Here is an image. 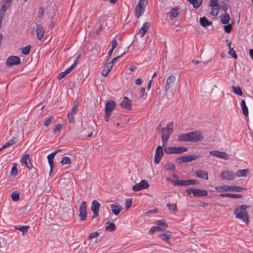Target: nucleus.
<instances>
[{
	"mask_svg": "<svg viewBox=\"0 0 253 253\" xmlns=\"http://www.w3.org/2000/svg\"><path fill=\"white\" fill-rule=\"evenodd\" d=\"M248 208V206L246 205H238L234 210L236 217L246 224L249 222V214L247 211Z\"/></svg>",
	"mask_w": 253,
	"mask_h": 253,
	"instance_id": "obj_1",
	"label": "nucleus"
},
{
	"mask_svg": "<svg viewBox=\"0 0 253 253\" xmlns=\"http://www.w3.org/2000/svg\"><path fill=\"white\" fill-rule=\"evenodd\" d=\"M172 126L173 123L170 122L167 124L166 127L163 128L161 130L163 146H166L168 144V139L173 131Z\"/></svg>",
	"mask_w": 253,
	"mask_h": 253,
	"instance_id": "obj_2",
	"label": "nucleus"
},
{
	"mask_svg": "<svg viewBox=\"0 0 253 253\" xmlns=\"http://www.w3.org/2000/svg\"><path fill=\"white\" fill-rule=\"evenodd\" d=\"M148 0H140L135 7V12L137 18L140 17L144 12V9L148 3Z\"/></svg>",
	"mask_w": 253,
	"mask_h": 253,
	"instance_id": "obj_3",
	"label": "nucleus"
},
{
	"mask_svg": "<svg viewBox=\"0 0 253 253\" xmlns=\"http://www.w3.org/2000/svg\"><path fill=\"white\" fill-rule=\"evenodd\" d=\"M79 102L75 100L74 102V105L71 110V111L68 113L67 117L70 123H74V115L76 114L78 111Z\"/></svg>",
	"mask_w": 253,
	"mask_h": 253,
	"instance_id": "obj_4",
	"label": "nucleus"
},
{
	"mask_svg": "<svg viewBox=\"0 0 253 253\" xmlns=\"http://www.w3.org/2000/svg\"><path fill=\"white\" fill-rule=\"evenodd\" d=\"M190 142H196L203 139V135L200 131L189 132Z\"/></svg>",
	"mask_w": 253,
	"mask_h": 253,
	"instance_id": "obj_5",
	"label": "nucleus"
},
{
	"mask_svg": "<svg viewBox=\"0 0 253 253\" xmlns=\"http://www.w3.org/2000/svg\"><path fill=\"white\" fill-rule=\"evenodd\" d=\"M21 63L20 58L16 56H11L9 57L6 61V65L11 67L14 65H18Z\"/></svg>",
	"mask_w": 253,
	"mask_h": 253,
	"instance_id": "obj_6",
	"label": "nucleus"
},
{
	"mask_svg": "<svg viewBox=\"0 0 253 253\" xmlns=\"http://www.w3.org/2000/svg\"><path fill=\"white\" fill-rule=\"evenodd\" d=\"M80 214L79 216L81 221H84L86 218V202H82L79 208Z\"/></svg>",
	"mask_w": 253,
	"mask_h": 253,
	"instance_id": "obj_7",
	"label": "nucleus"
},
{
	"mask_svg": "<svg viewBox=\"0 0 253 253\" xmlns=\"http://www.w3.org/2000/svg\"><path fill=\"white\" fill-rule=\"evenodd\" d=\"M148 182L146 180H142L139 183L136 184L132 187V189L134 191H140L144 189H147L149 187Z\"/></svg>",
	"mask_w": 253,
	"mask_h": 253,
	"instance_id": "obj_8",
	"label": "nucleus"
},
{
	"mask_svg": "<svg viewBox=\"0 0 253 253\" xmlns=\"http://www.w3.org/2000/svg\"><path fill=\"white\" fill-rule=\"evenodd\" d=\"M221 178L224 180H233L235 179L236 175L231 171L225 170L220 174Z\"/></svg>",
	"mask_w": 253,
	"mask_h": 253,
	"instance_id": "obj_9",
	"label": "nucleus"
},
{
	"mask_svg": "<svg viewBox=\"0 0 253 253\" xmlns=\"http://www.w3.org/2000/svg\"><path fill=\"white\" fill-rule=\"evenodd\" d=\"M210 154L214 157L221 158L225 160H228L229 158L228 154L223 151L212 150L210 151Z\"/></svg>",
	"mask_w": 253,
	"mask_h": 253,
	"instance_id": "obj_10",
	"label": "nucleus"
},
{
	"mask_svg": "<svg viewBox=\"0 0 253 253\" xmlns=\"http://www.w3.org/2000/svg\"><path fill=\"white\" fill-rule=\"evenodd\" d=\"M163 145L158 146L156 150V153L154 157V162L156 164H158L160 162L163 156L164 153L163 150Z\"/></svg>",
	"mask_w": 253,
	"mask_h": 253,
	"instance_id": "obj_11",
	"label": "nucleus"
},
{
	"mask_svg": "<svg viewBox=\"0 0 253 253\" xmlns=\"http://www.w3.org/2000/svg\"><path fill=\"white\" fill-rule=\"evenodd\" d=\"M100 204L96 200H93L91 203V210L93 211L94 216L93 218L96 217L99 214V210L100 208Z\"/></svg>",
	"mask_w": 253,
	"mask_h": 253,
	"instance_id": "obj_12",
	"label": "nucleus"
},
{
	"mask_svg": "<svg viewBox=\"0 0 253 253\" xmlns=\"http://www.w3.org/2000/svg\"><path fill=\"white\" fill-rule=\"evenodd\" d=\"M175 81V77L170 75L167 80L166 84L165 87V91L168 92L173 85Z\"/></svg>",
	"mask_w": 253,
	"mask_h": 253,
	"instance_id": "obj_13",
	"label": "nucleus"
},
{
	"mask_svg": "<svg viewBox=\"0 0 253 253\" xmlns=\"http://www.w3.org/2000/svg\"><path fill=\"white\" fill-rule=\"evenodd\" d=\"M21 162L22 164H24L25 166L30 169L33 167V165L30 161L29 155L28 154H26L23 156L21 160Z\"/></svg>",
	"mask_w": 253,
	"mask_h": 253,
	"instance_id": "obj_14",
	"label": "nucleus"
},
{
	"mask_svg": "<svg viewBox=\"0 0 253 253\" xmlns=\"http://www.w3.org/2000/svg\"><path fill=\"white\" fill-rule=\"evenodd\" d=\"M116 106V103L113 100L108 101L105 104V112L112 113Z\"/></svg>",
	"mask_w": 253,
	"mask_h": 253,
	"instance_id": "obj_15",
	"label": "nucleus"
},
{
	"mask_svg": "<svg viewBox=\"0 0 253 253\" xmlns=\"http://www.w3.org/2000/svg\"><path fill=\"white\" fill-rule=\"evenodd\" d=\"M121 106L123 108L128 110L131 108V101L129 100L126 97H125L121 103Z\"/></svg>",
	"mask_w": 253,
	"mask_h": 253,
	"instance_id": "obj_16",
	"label": "nucleus"
},
{
	"mask_svg": "<svg viewBox=\"0 0 253 253\" xmlns=\"http://www.w3.org/2000/svg\"><path fill=\"white\" fill-rule=\"evenodd\" d=\"M110 207L112 209V212L115 215H118L123 210L122 207L118 204H112L110 205Z\"/></svg>",
	"mask_w": 253,
	"mask_h": 253,
	"instance_id": "obj_17",
	"label": "nucleus"
},
{
	"mask_svg": "<svg viewBox=\"0 0 253 253\" xmlns=\"http://www.w3.org/2000/svg\"><path fill=\"white\" fill-rule=\"evenodd\" d=\"M1 8L0 9V23H2V21L3 19V18L5 16V13L7 9L10 7V6H8V5L1 2Z\"/></svg>",
	"mask_w": 253,
	"mask_h": 253,
	"instance_id": "obj_18",
	"label": "nucleus"
},
{
	"mask_svg": "<svg viewBox=\"0 0 253 253\" xmlns=\"http://www.w3.org/2000/svg\"><path fill=\"white\" fill-rule=\"evenodd\" d=\"M149 26H150V24L148 22H146L143 24L142 27L139 30V33L140 34V37L141 38H142L144 36L146 32L149 29Z\"/></svg>",
	"mask_w": 253,
	"mask_h": 253,
	"instance_id": "obj_19",
	"label": "nucleus"
},
{
	"mask_svg": "<svg viewBox=\"0 0 253 253\" xmlns=\"http://www.w3.org/2000/svg\"><path fill=\"white\" fill-rule=\"evenodd\" d=\"M249 174V170L248 169H240L237 171L235 174L236 176L238 177H246Z\"/></svg>",
	"mask_w": 253,
	"mask_h": 253,
	"instance_id": "obj_20",
	"label": "nucleus"
},
{
	"mask_svg": "<svg viewBox=\"0 0 253 253\" xmlns=\"http://www.w3.org/2000/svg\"><path fill=\"white\" fill-rule=\"evenodd\" d=\"M196 176L198 178H204L206 180L208 179V172L202 170H198L196 172Z\"/></svg>",
	"mask_w": 253,
	"mask_h": 253,
	"instance_id": "obj_21",
	"label": "nucleus"
},
{
	"mask_svg": "<svg viewBox=\"0 0 253 253\" xmlns=\"http://www.w3.org/2000/svg\"><path fill=\"white\" fill-rule=\"evenodd\" d=\"M37 37L39 40H41L44 34V29L40 25H38L37 26Z\"/></svg>",
	"mask_w": 253,
	"mask_h": 253,
	"instance_id": "obj_22",
	"label": "nucleus"
},
{
	"mask_svg": "<svg viewBox=\"0 0 253 253\" xmlns=\"http://www.w3.org/2000/svg\"><path fill=\"white\" fill-rule=\"evenodd\" d=\"M194 196H206L208 195L207 191L200 189H195L193 191Z\"/></svg>",
	"mask_w": 253,
	"mask_h": 253,
	"instance_id": "obj_23",
	"label": "nucleus"
},
{
	"mask_svg": "<svg viewBox=\"0 0 253 253\" xmlns=\"http://www.w3.org/2000/svg\"><path fill=\"white\" fill-rule=\"evenodd\" d=\"M172 234L170 232L167 231L164 233H161L159 235V236L164 241H167L171 237Z\"/></svg>",
	"mask_w": 253,
	"mask_h": 253,
	"instance_id": "obj_24",
	"label": "nucleus"
},
{
	"mask_svg": "<svg viewBox=\"0 0 253 253\" xmlns=\"http://www.w3.org/2000/svg\"><path fill=\"white\" fill-rule=\"evenodd\" d=\"M198 183V181L196 179L182 180V186L196 185Z\"/></svg>",
	"mask_w": 253,
	"mask_h": 253,
	"instance_id": "obj_25",
	"label": "nucleus"
},
{
	"mask_svg": "<svg viewBox=\"0 0 253 253\" xmlns=\"http://www.w3.org/2000/svg\"><path fill=\"white\" fill-rule=\"evenodd\" d=\"M200 22L201 25L204 27L212 24V22L209 21L206 17H201L200 18Z\"/></svg>",
	"mask_w": 253,
	"mask_h": 253,
	"instance_id": "obj_26",
	"label": "nucleus"
},
{
	"mask_svg": "<svg viewBox=\"0 0 253 253\" xmlns=\"http://www.w3.org/2000/svg\"><path fill=\"white\" fill-rule=\"evenodd\" d=\"M178 140L179 141L190 142L189 133L179 135Z\"/></svg>",
	"mask_w": 253,
	"mask_h": 253,
	"instance_id": "obj_27",
	"label": "nucleus"
},
{
	"mask_svg": "<svg viewBox=\"0 0 253 253\" xmlns=\"http://www.w3.org/2000/svg\"><path fill=\"white\" fill-rule=\"evenodd\" d=\"M219 196L221 197H230L232 198H241L242 197V196L240 194H230V193H222L219 195Z\"/></svg>",
	"mask_w": 253,
	"mask_h": 253,
	"instance_id": "obj_28",
	"label": "nucleus"
},
{
	"mask_svg": "<svg viewBox=\"0 0 253 253\" xmlns=\"http://www.w3.org/2000/svg\"><path fill=\"white\" fill-rule=\"evenodd\" d=\"M74 68L72 66H70L68 68H67L64 72H62L60 73L58 75V79L60 80L64 77H65L66 75L70 73V72Z\"/></svg>",
	"mask_w": 253,
	"mask_h": 253,
	"instance_id": "obj_29",
	"label": "nucleus"
},
{
	"mask_svg": "<svg viewBox=\"0 0 253 253\" xmlns=\"http://www.w3.org/2000/svg\"><path fill=\"white\" fill-rule=\"evenodd\" d=\"M17 142V138L15 137H13L11 139L9 140L6 144L3 145L2 147L0 149V151L3 149H4L9 146H11Z\"/></svg>",
	"mask_w": 253,
	"mask_h": 253,
	"instance_id": "obj_30",
	"label": "nucleus"
},
{
	"mask_svg": "<svg viewBox=\"0 0 253 253\" xmlns=\"http://www.w3.org/2000/svg\"><path fill=\"white\" fill-rule=\"evenodd\" d=\"M241 106L242 109L243 113L245 116H248L249 114L248 108L244 100H242L241 103Z\"/></svg>",
	"mask_w": 253,
	"mask_h": 253,
	"instance_id": "obj_31",
	"label": "nucleus"
},
{
	"mask_svg": "<svg viewBox=\"0 0 253 253\" xmlns=\"http://www.w3.org/2000/svg\"><path fill=\"white\" fill-rule=\"evenodd\" d=\"M14 228L15 229L18 230L22 232L23 235L26 234L28 232L29 226L28 225L25 226H14Z\"/></svg>",
	"mask_w": 253,
	"mask_h": 253,
	"instance_id": "obj_32",
	"label": "nucleus"
},
{
	"mask_svg": "<svg viewBox=\"0 0 253 253\" xmlns=\"http://www.w3.org/2000/svg\"><path fill=\"white\" fill-rule=\"evenodd\" d=\"M178 8L175 7L171 9V10L169 11V17L170 19L174 18L177 17L178 13L177 12Z\"/></svg>",
	"mask_w": 253,
	"mask_h": 253,
	"instance_id": "obj_33",
	"label": "nucleus"
},
{
	"mask_svg": "<svg viewBox=\"0 0 253 253\" xmlns=\"http://www.w3.org/2000/svg\"><path fill=\"white\" fill-rule=\"evenodd\" d=\"M215 189L219 192L230 191V186L227 185L217 186L215 187Z\"/></svg>",
	"mask_w": 253,
	"mask_h": 253,
	"instance_id": "obj_34",
	"label": "nucleus"
},
{
	"mask_svg": "<svg viewBox=\"0 0 253 253\" xmlns=\"http://www.w3.org/2000/svg\"><path fill=\"white\" fill-rule=\"evenodd\" d=\"M158 222V226L159 227V231H162L165 230L167 227V224L165 223L164 221L163 220H159L157 221Z\"/></svg>",
	"mask_w": 253,
	"mask_h": 253,
	"instance_id": "obj_35",
	"label": "nucleus"
},
{
	"mask_svg": "<svg viewBox=\"0 0 253 253\" xmlns=\"http://www.w3.org/2000/svg\"><path fill=\"white\" fill-rule=\"evenodd\" d=\"M232 88L233 89V91L235 94L239 96H242L243 92L240 87L233 85Z\"/></svg>",
	"mask_w": 253,
	"mask_h": 253,
	"instance_id": "obj_36",
	"label": "nucleus"
},
{
	"mask_svg": "<svg viewBox=\"0 0 253 253\" xmlns=\"http://www.w3.org/2000/svg\"><path fill=\"white\" fill-rule=\"evenodd\" d=\"M195 8H198L202 4L203 0H187Z\"/></svg>",
	"mask_w": 253,
	"mask_h": 253,
	"instance_id": "obj_37",
	"label": "nucleus"
},
{
	"mask_svg": "<svg viewBox=\"0 0 253 253\" xmlns=\"http://www.w3.org/2000/svg\"><path fill=\"white\" fill-rule=\"evenodd\" d=\"M174 153L181 154L187 151V149L185 147H176L175 146Z\"/></svg>",
	"mask_w": 253,
	"mask_h": 253,
	"instance_id": "obj_38",
	"label": "nucleus"
},
{
	"mask_svg": "<svg viewBox=\"0 0 253 253\" xmlns=\"http://www.w3.org/2000/svg\"><path fill=\"white\" fill-rule=\"evenodd\" d=\"M230 20V16L228 13H225L221 17V22L223 24L228 23Z\"/></svg>",
	"mask_w": 253,
	"mask_h": 253,
	"instance_id": "obj_39",
	"label": "nucleus"
},
{
	"mask_svg": "<svg viewBox=\"0 0 253 253\" xmlns=\"http://www.w3.org/2000/svg\"><path fill=\"white\" fill-rule=\"evenodd\" d=\"M184 162H190L196 158V157L194 155H189L186 156H183Z\"/></svg>",
	"mask_w": 253,
	"mask_h": 253,
	"instance_id": "obj_40",
	"label": "nucleus"
},
{
	"mask_svg": "<svg viewBox=\"0 0 253 253\" xmlns=\"http://www.w3.org/2000/svg\"><path fill=\"white\" fill-rule=\"evenodd\" d=\"M167 180L170 181L174 186H182V180H175L171 179L169 178H167Z\"/></svg>",
	"mask_w": 253,
	"mask_h": 253,
	"instance_id": "obj_41",
	"label": "nucleus"
},
{
	"mask_svg": "<svg viewBox=\"0 0 253 253\" xmlns=\"http://www.w3.org/2000/svg\"><path fill=\"white\" fill-rule=\"evenodd\" d=\"M230 191L235 192H242L243 190L246 189L245 188L236 186H230Z\"/></svg>",
	"mask_w": 253,
	"mask_h": 253,
	"instance_id": "obj_42",
	"label": "nucleus"
},
{
	"mask_svg": "<svg viewBox=\"0 0 253 253\" xmlns=\"http://www.w3.org/2000/svg\"><path fill=\"white\" fill-rule=\"evenodd\" d=\"M175 146H171L166 147L164 149V151L166 153L170 154H174V149Z\"/></svg>",
	"mask_w": 253,
	"mask_h": 253,
	"instance_id": "obj_43",
	"label": "nucleus"
},
{
	"mask_svg": "<svg viewBox=\"0 0 253 253\" xmlns=\"http://www.w3.org/2000/svg\"><path fill=\"white\" fill-rule=\"evenodd\" d=\"M31 48V46L28 45L26 46L25 47L22 48L21 52L23 54L25 55H27L29 54L30 49Z\"/></svg>",
	"mask_w": 253,
	"mask_h": 253,
	"instance_id": "obj_44",
	"label": "nucleus"
},
{
	"mask_svg": "<svg viewBox=\"0 0 253 253\" xmlns=\"http://www.w3.org/2000/svg\"><path fill=\"white\" fill-rule=\"evenodd\" d=\"M164 169L166 170H173L174 169L175 167L172 164L169 163L165 165Z\"/></svg>",
	"mask_w": 253,
	"mask_h": 253,
	"instance_id": "obj_45",
	"label": "nucleus"
},
{
	"mask_svg": "<svg viewBox=\"0 0 253 253\" xmlns=\"http://www.w3.org/2000/svg\"><path fill=\"white\" fill-rule=\"evenodd\" d=\"M11 174L14 176H16L18 174V170L17 168V164L14 163L13 164L11 170Z\"/></svg>",
	"mask_w": 253,
	"mask_h": 253,
	"instance_id": "obj_46",
	"label": "nucleus"
},
{
	"mask_svg": "<svg viewBox=\"0 0 253 253\" xmlns=\"http://www.w3.org/2000/svg\"><path fill=\"white\" fill-rule=\"evenodd\" d=\"M60 163L63 165L66 164H70L71 163V160L69 157H64L61 161Z\"/></svg>",
	"mask_w": 253,
	"mask_h": 253,
	"instance_id": "obj_47",
	"label": "nucleus"
},
{
	"mask_svg": "<svg viewBox=\"0 0 253 253\" xmlns=\"http://www.w3.org/2000/svg\"><path fill=\"white\" fill-rule=\"evenodd\" d=\"M116 225L114 223H110L106 227V230L109 231H113L116 229Z\"/></svg>",
	"mask_w": 253,
	"mask_h": 253,
	"instance_id": "obj_48",
	"label": "nucleus"
},
{
	"mask_svg": "<svg viewBox=\"0 0 253 253\" xmlns=\"http://www.w3.org/2000/svg\"><path fill=\"white\" fill-rule=\"evenodd\" d=\"M52 118H53L52 116H49V117L45 118V121L44 122V124H43L44 126H48L51 123Z\"/></svg>",
	"mask_w": 253,
	"mask_h": 253,
	"instance_id": "obj_49",
	"label": "nucleus"
},
{
	"mask_svg": "<svg viewBox=\"0 0 253 253\" xmlns=\"http://www.w3.org/2000/svg\"><path fill=\"white\" fill-rule=\"evenodd\" d=\"M210 5L211 8L219 7L218 5V0H210Z\"/></svg>",
	"mask_w": 253,
	"mask_h": 253,
	"instance_id": "obj_50",
	"label": "nucleus"
},
{
	"mask_svg": "<svg viewBox=\"0 0 253 253\" xmlns=\"http://www.w3.org/2000/svg\"><path fill=\"white\" fill-rule=\"evenodd\" d=\"M13 201H17L19 199V194L16 192H13L11 195Z\"/></svg>",
	"mask_w": 253,
	"mask_h": 253,
	"instance_id": "obj_51",
	"label": "nucleus"
},
{
	"mask_svg": "<svg viewBox=\"0 0 253 253\" xmlns=\"http://www.w3.org/2000/svg\"><path fill=\"white\" fill-rule=\"evenodd\" d=\"M228 54L234 58L235 59L237 58V55L235 51L233 49V48L229 49Z\"/></svg>",
	"mask_w": 253,
	"mask_h": 253,
	"instance_id": "obj_52",
	"label": "nucleus"
},
{
	"mask_svg": "<svg viewBox=\"0 0 253 253\" xmlns=\"http://www.w3.org/2000/svg\"><path fill=\"white\" fill-rule=\"evenodd\" d=\"M167 207L170 211H176V205L175 204L169 203L168 204Z\"/></svg>",
	"mask_w": 253,
	"mask_h": 253,
	"instance_id": "obj_53",
	"label": "nucleus"
},
{
	"mask_svg": "<svg viewBox=\"0 0 253 253\" xmlns=\"http://www.w3.org/2000/svg\"><path fill=\"white\" fill-rule=\"evenodd\" d=\"M219 9V7L212 8L211 11V14L213 16H216L218 13Z\"/></svg>",
	"mask_w": 253,
	"mask_h": 253,
	"instance_id": "obj_54",
	"label": "nucleus"
},
{
	"mask_svg": "<svg viewBox=\"0 0 253 253\" xmlns=\"http://www.w3.org/2000/svg\"><path fill=\"white\" fill-rule=\"evenodd\" d=\"M49 165L50 166V174L53 172V169L54 168V162L53 160H48Z\"/></svg>",
	"mask_w": 253,
	"mask_h": 253,
	"instance_id": "obj_55",
	"label": "nucleus"
},
{
	"mask_svg": "<svg viewBox=\"0 0 253 253\" xmlns=\"http://www.w3.org/2000/svg\"><path fill=\"white\" fill-rule=\"evenodd\" d=\"M159 230V227L157 225L156 226H153L151 227L150 230L149 231V233L150 234H153L154 232H155L156 231Z\"/></svg>",
	"mask_w": 253,
	"mask_h": 253,
	"instance_id": "obj_56",
	"label": "nucleus"
},
{
	"mask_svg": "<svg viewBox=\"0 0 253 253\" xmlns=\"http://www.w3.org/2000/svg\"><path fill=\"white\" fill-rule=\"evenodd\" d=\"M132 204V199H127L126 201V209H128Z\"/></svg>",
	"mask_w": 253,
	"mask_h": 253,
	"instance_id": "obj_57",
	"label": "nucleus"
},
{
	"mask_svg": "<svg viewBox=\"0 0 253 253\" xmlns=\"http://www.w3.org/2000/svg\"><path fill=\"white\" fill-rule=\"evenodd\" d=\"M224 29L226 33H229L231 32L232 29V26L231 24H228L224 26Z\"/></svg>",
	"mask_w": 253,
	"mask_h": 253,
	"instance_id": "obj_58",
	"label": "nucleus"
},
{
	"mask_svg": "<svg viewBox=\"0 0 253 253\" xmlns=\"http://www.w3.org/2000/svg\"><path fill=\"white\" fill-rule=\"evenodd\" d=\"M80 58H81V54H79L77 56V57H76V59L75 60L74 63L71 66H72L73 68H74L75 67V66L77 65V64H78V63L79 62V60L80 59Z\"/></svg>",
	"mask_w": 253,
	"mask_h": 253,
	"instance_id": "obj_59",
	"label": "nucleus"
},
{
	"mask_svg": "<svg viewBox=\"0 0 253 253\" xmlns=\"http://www.w3.org/2000/svg\"><path fill=\"white\" fill-rule=\"evenodd\" d=\"M13 0H2L1 2L8 5V6L10 7V6L12 4V2Z\"/></svg>",
	"mask_w": 253,
	"mask_h": 253,
	"instance_id": "obj_60",
	"label": "nucleus"
},
{
	"mask_svg": "<svg viewBox=\"0 0 253 253\" xmlns=\"http://www.w3.org/2000/svg\"><path fill=\"white\" fill-rule=\"evenodd\" d=\"M99 235V233L98 232H94L91 233L88 236V239H92L95 237H97Z\"/></svg>",
	"mask_w": 253,
	"mask_h": 253,
	"instance_id": "obj_61",
	"label": "nucleus"
},
{
	"mask_svg": "<svg viewBox=\"0 0 253 253\" xmlns=\"http://www.w3.org/2000/svg\"><path fill=\"white\" fill-rule=\"evenodd\" d=\"M44 13V8L43 7H40L38 12V17L41 18Z\"/></svg>",
	"mask_w": 253,
	"mask_h": 253,
	"instance_id": "obj_62",
	"label": "nucleus"
},
{
	"mask_svg": "<svg viewBox=\"0 0 253 253\" xmlns=\"http://www.w3.org/2000/svg\"><path fill=\"white\" fill-rule=\"evenodd\" d=\"M62 128V125L58 124L55 126L54 129V132L55 133L57 131H58L61 130Z\"/></svg>",
	"mask_w": 253,
	"mask_h": 253,
	"instance_id": "obj_63",
	"label": "nucleus"
},
{
	"mask_svg": "<svg viewBox=\"0 0 253 253\" xmlns=\"http://www.w3.org/2000/svg\"><path fill=\"white\" fill-rule=\"evenodd\" d=\"M109 72V69H107L106 68H104L102 71V74L103 76L106 77L107 76Z\"/></svg>",
	"mask_w": 253,
	"mask_h": 253,
	"instance_id": "obj_64",
	"label": "nucleus"
}]
</instances>
